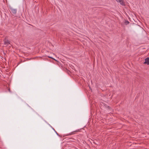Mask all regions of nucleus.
Returning <instances> with one entry per match:
<instances>
[{"mask_svg":"<svg viewBox=\"0 0 149 149\" xmlns=\"http://www.w3.org/2000/svg\"><path fill=\"white\" fill-rule=\"evenodd\" d=\"M145 62H144V63L145 64H147V65L149 64V58H147L145 60Z\"/></svg>","mask_w":149,"mask_h":149,"instance_id":"4","label":"nucleus"},{"mask_svg":"<svg viewBox=\"0 0 149 149\" xmlns=\"http://www.w3.org/2000/svg\"><path fill=\"white\" fill-rule=\"evenodd\" d=\"M56 134L57 135H58V134L57 133H56Z\"/></svg>","mask_w":149,"mask_h":149,"instance_id":"10","label":"nucleus"},{"mask_svg":"<svg viewBox=\"0 0 149 149\" xmlns=\"http://www.w3.org/2000/svg\"><path fill=\"white\" fill-rule=\"evenodd\" d=\"M53 129L54 130V131H55V133H57V132H56V131L54 130V128H53Z\"/></svg>","mask_w":149,"mask_h":149,"instance_id":"8","label":"nucleus"},{"mask_svg":"<svg viewBox=\"0 0 149 149\" xmlns=\"http://www.w3.org/2000/svg\"><path fill=\"white\" fill-rule=\"evenodd\" d=\"M118 2L120 3L123 6H125V4L123 0H116Z\"/></svg>","mask_w":149,"mask_h":149,"instance_id":"3","label":"nucleus"},{"mask_svg":"<svg viewBox=\"0 0 149 149\" xmlns=\"http://www.w3.org/2000/svg\"><path fill=\"white\" fill-rule=\"evenodd\" d=\"M48 57H49V58H52V57H51L49 56Z\"/></svg>","mask_w":149,"mask_h":149,"instance_id":"9","label":"nucleus"},{"mask_svg":"<svg viewBox=\"0 0 149 149\" xmlns=\"http://www.w3.org/2000/svg\"><path fill=\"white\" fill-rule=\"evenodd\" d=\"M10 12L13 15H15L17 13V10L16 9L11 8L10 9Z\"/></svg>","mask_w":149,"mask_h":149,"instance_id":"2","label":"nucleus"},{"mask_svg":"<svg viewBox=\"0 0 149 149\" xmlns=\"http://www.w3.org/2000/svg\"><path fill=\"white\" fill-rule=\"evenodd\" d=\"M125 23L126 25H127L129 23V22L128 21H125Z\"/></svg>","mask_w":149,"mask_h":149,"instance_id":"6","label":"nucleus"},{"mask_svg":"<svg viewBox=\"0 0 149 149\" xmlns=\"http://www.w3.org/2000/svg\"><path fill=\"white\" fill-rule=\"evenodd\" d=\"M53 129L54 130V131H55V133H57V132H56V131L54 130V128H53Z\"/></svg>","mask_w":149,"mask_h":149,"instance_id":"7","label":"nucleus"},{"mask_svg":"<svg viewBox=\"0 0 149 149\" xmlns=\"http://www.w3.org/2000/svg\"><path fill=\"white\" fill-rule=\"evenodd\" d=\"M4 44L6 45H8L10 44V41L6 38H5L4 40Z\"/></svg>","mask_w":149,"mask_h":149,"instance_id":"1","label":"nucleus"},{"mask_svg":"<svg viewBox=\"0 0 149 149\" xmlns=\"http://www.w3.org/2000/svg\"><path fill=\"white\" fill-rule=\"evenodd\" d=\"M77 132V131H73L70 133H69L68 134H67L66 135V136H70V135H73V134H75V132Z\"/></svg>","mask_w":149,"mask_h":149,"instance_id":"5","label":"nucleus"}]
</instances>
